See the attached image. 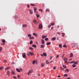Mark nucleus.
Segmentation results:
<instances>
[{
  "mask_svg": "<svg viewBox=\"0 0 79 79\" xmlns=\"http://www.w3.org/2000/svg\"><path fill=\"white\" fill-rule=\"evenodd\" d=\"M39 26L38 27V29H41L43 27V26L41 23H40L39 25Z\"/></svg>",
  "mask_w": 79,
  "mask_h": 79,
  "instance_id": "nucleus-1",
  "label": "nucleus"
},
{
  "mask_svg": "<svg viewBox=\"0 0 79 79\" xmlns=\"http://www.w3.org/2000/svg\"><path fill=\"white\" fill-rule=\"evenodd\" d=\"M33 72L32 70H30L29 71L28 73H27V75L28 76H29V74H31V73H32Z\"/></svg>",
  "mask_w": 79,
  "mask_h": 79,
  "instance_id": "nucleus-2",
  "label": "nucleus"
},
{
  "mask_svg": "<svg viewBox=\"0 0 79 79\" xmlns=\"http://www.w3.org/2000/svg\"><path fill=\"white\" fill-rule=\"evenodd\" d=\"M22 56L23 58H26V53H23L22 54Z\"/></svg>",
  "mask_w": 79,
  "mask_h": 79,
  "instance_id": "nucleus-3",
  "label": "nucleus"
},
{
  "mask_svg": "<svg viewBox=\"0 0 79 79\" xmlns=\"http://www.w3.org/2000/svg\"><path fill=\"white\" fill-rule=\"evenodd\" d=\"M33 23L35 24V25H37L38 22H37V21L36 20H35L33 21Z\"/></svg>",
  "mask_w": 79,
  "mask_h": 79,
  "instance_id": "nucleus-4",
  "label": "nucleus"
},
{
  "mask_svg": "<svg viewBox=\"0 0 79 79\" xmlns=\"http://www.w3.org/2000/svg\"><path fill=\"white\" fill-rule=\"evenodd\" d=\"M29 11L31 15H32L33 14V11L29 9Z\"/></svg>",
  "mask_w": 79,
  "mask_h": 79,
  "instance_id": "nucleus-5",
  "label": "nucleus"
},
{
  "mask_svg": "<svg viewBox=\"0 0 79 79\" xmlns=\"http://www.w3.org/2000/svg\"><path fill=\"white\" fill-rule=\"evenodd\" d=\"M6 42V41H5V40L3 39L2 40V42L3 43L2 44V45H5V42Z\"/></svg>",
  "mask_w": 79,
  "mask_h": 79,
  "instance_id": "nucleus-6",
  "label": "nucleus"
},
{
  "mask_svg": "<svg viewBox=\"0 0 79 79\" xmlns=\"http://www.w3.org/2000/svg\"><path fill=\"white\" fill-rule=\"evenodd\" d=\"M64 60L65 61V63H67L68 61V59L66 58H64Z\"/></svg>",
  "mask_w": 79,
  "mask_h": 79,
  "instance_id": "nucleus-7",
  "label": "nucleus"
},
{
  "mask_svg": "<svg viewBox=\"0 0 79 79\" xmlns=\"http://www.w3.org/2000/svg\"><path fill=\"white\" fill-rule=\"evenodd\" d=\"M41 40L42 44H44L45 43V41H44V40H42V39Z\"/></svg>",
  "mask_w": 79,
  "mask_h": 79,
  "instance_id": "nucleus-8",
  "label": "nucleus"
},
{
  "mask_svg": "<svg viewBox=\"0 0 79 79\" xmlns=\"http://www.w3.org/2000/svg\"><path fill=\"white\" fill-rule=\"evenodd\" d=\"M28 53L31 56H32V55H34V53H32V52H29Z\"/></svg>",
  "mask_w": 79,
  "mask_h": 79,
  "instance_id": "nucleus-9",
  "label": "nucleus"
},
{
  "mask_svg": "<svg viewBox=\"0 0 79 79\" xmlns=\"http://www.w3.org/2000/svg\"><path fill=\"white\" fill-rule=\"evenodd\" d=\"M11 74H13L14 75H15V72L13 70H12L11 71Z\"/></svg>",
  "mask_w": 79,
  "mask_h": 79,
  "instance_id": "nucleus-10",
  "label": "nucleus"
},
{
  "mask_svg": "<svg viewBox=\"0 0 79 79\" xmlns=\"http://www.w3.org/2000/svg\"><path fill=\"white\" fill-rule=\"evenodd\" d=\"M36 10H37V7H34V11L35 13V12H36Z\"/></svg>",
  "mask_w": 79,
  "mask_h": 79,
  "instance_id": "nucleus-11",
  "label": "nucleus"
},
{
  "mask_svg": "<svg viewBox=\"0 0 79 79\" xmlns=\"http://www.w3.org/2000/svg\"><path fill=\"white\" fill-rule=\"evenodd\" d=\"M33 35L35 36V37H37V36H38V35H37V34L35 33H33Z\"/></svg>",
  "mask_w": 79,
  "mask_h": 79,
  "instance_id": "nucleus-12",
  "label": "nucleus"
},
{
  "mask_svg": "<svg viewBox=\"0 0 79 79\" xmlns=\"http://www.w3.org/2000/svg\"><path fill=\"white\" fill-rule=\"evenodd\" d=\"M40 48H44V45L43 44L41 45L40 46Z\"/></svg>",
  "mask_w": 79,
  "mask_h": 79,
  "instance_id": "nucleus-13",
  "label": "nucleus"
},
{
  "mask_svg": "<svg viewBox=\"0 0 79 79\" xmlns=\"http://www.w3.org/2000/svg\"><path fill=\"white\" fill-rule=\"evenodd\" d=\"M56 40V38L55 37H53L52 38V40H53V41L54 40Z\"/></svg>",
  "mask_w": 79,
  "mask_h": 79,
  "instance_id": "nucleus-14",
  "label": "nucleus"
},
{
  "mask_svg": "<svg viewBox=\"0 0 79 79\" xmlns=\"http://www.w3.org/2000/svg\"><path fill=\"white\" fill-rule=\"evenodd\" d=\"M10 69V67L8 66L6 68H5V70H8V69Z\"/></svg>",
  "mask_w": 79,
  "mask_h": 79,
  "instance_id": "nucleus-15",
  "label": "nucleus"
},
{
  "mask_svg": "<svg viewBox=\"0 0 79 79\" xmlns=\"http://www.w3.org/2000/svg\"><path fill=\"white\" fill-rule=\"evenodd\" d=\"M50 44H51V42H49L46 43V45H50Z\"/></svg>",
  "mask_w": 79,
  "mask_h": 79,
  "instance_id": "nucleus-16",
  "label": "nucleus"
},
{
  "mask_svg": "<svg viewBox=\"0 0 79 79\" xmlns=\"http://www.w3.org/2000/svg\"><path fill=\"white\" fill-rule=\"evenodd\" d=\"M22 26L23 27H27V25L24 24L22 25Z\"/></svg>",
  "mask_w": 79,
  "mask_h": 79,
  "instance_id": "nucleus-17",
  "label": "nucleus"
},
{
  "mask_svg": "<svg viewBox=\"0 0 79 79\" xmlns=\"http://www.w3.org/2000/svg\"><path fill=\"white\" fill-rule=\"evenodd\" d=\"M73 53H71L70 58H71V57H73Z\"/></svg>",
  "mask_w": 79,
  "mask_h": 79,
  "instance_id": "nucleus-18",
  "label": "nucleus"
},
{
  "mask_svg": "<svg viewBox=\"0 0 79 79\" xmlns=\"http://www.w3.org/2000/svg\"><path fill=\"white\" fill-rule=\"evenodd\" d=\"M73 64H78V62H75L74 61V62H73Z\"/></svg>",
  "mask_w": 79,
  "mask_h": 79,
  "instance_id": "nucleus-19",
  "label": "nucleus"
},
{
  "mask_svg": "<svg viewBox=\"0 0 79 79\" xmlns=\"http://www.w3.org/2000/svg\"><path fill=\"white\" fill-rule=\"evenodd\" d=\"M32 47H34V48H36V47H37V46L35 44H33L32 45Z\"/></svg>",
  "mask_w": 79,
  "mask_h": 79,
  "instance_id": "nucleus-20",
  "label": "nucleus"
},
{
  "mask_svg": "<svg viewBox=\"0 0 79 79\" xmlns=\"http://www.w3.org/2000/svg\"><path fill=\"white\" fill-rule=\"evenodd\" d=\"M72 67H73V68H75V67H76V65L74 64H73L72 65Z\"/></svg>",
  "mask_w": 79,
  "mask_h": 79,
  "instance_id": "nucleus-21",
  "label": "nucleus"
},
{
  "mask_svg": "<svg viewBox=\"0 0 79 79\" xmlns=\"http://www.w3.org/2000/svg\"><path fill=\"white\" fill-rule=\"evenodd\" d=\"M16 70L17 71H18V72L19 73H20V70H19V69H16Z\"/></svg>",
  "mask_w": 79,
  "mask_h": 79,
  "instance_id": "nucleus-22",
  "label": "nucleus"
},
{
  "mask_svg": "<svg viewBox=\"0 0 79 79\" xmlns=\"http://www.w3.org/2000/svg\"><path fill=\"white\" fill-rule=\"evenodd\" d=\"M29 39L30 40H32V39H34V37H31L29 38Z\"/></svg>",
  "mask_w": 79,
  "mask_h": 79,
  "instance_id": "nucleus-23",
  "label": "nucleus"
},
{
  "mask_svg": "<svg viewBox=\"0 0 79 79\" xmlns=\"http://www.w3.org/2000/svg\"><path fill=\"white\" fill-rule=\"evenodd\" d=\"M43 55H44V56H47V53H43Z\"/></svg>",
  "mask_w": 79,
  "mask_h": 79,
  "instance_id": "nucleus-24",
  "label": "nucleus"
},
{
  "mask_svg": "<svg viewBox=\"0 0 79 79\" xmlns=\"http://www.w3.org/2000/svg\"><path fill=\"white\" fill-rule=\"evenodd\" d=\"M45 65V64L44 63L41 64V66L42 67H44Z\"/></svg>",
  "mask_w": 79,
  "mask_h": 79,
  "instance_id": "nucleus-25",
  "label": "nucleus"
},
{
  "mask_svg": "<svg viewBox=\"0 0 79 79\" xmlns=\"http://www.w3.org/2000/svg\"><path fill=\"white\" fill-rule=\"evenodd\" d=\"M64 77H67V76H68V74H64Z\"/></svg>",
  "mask_w": 79,
  "mask_h": 79,
  "instance_id": "nucleus-26",
  "label": "nucleus"
},
{
  "mask_svg": "<svg viewBox=\"0 0 79 79\" xmlns=\"http://www.w3.org/2000/svg\"><path fill=\"white\" fill-rule=\"evenodd\" d=\"M59 46L60 48H62V45H61V44H59Z\"/></svg>",
  "mask_w": 79,
  "mask_h": 79,
  "instance_id": "nucleus-27",
  "label": "nucleus"
},
{
  "mask_svg": "<svg viewBox=\"0 0 79 79\" xmlns=\"http://www.w3.org/2000/svg\"><path fill=\"white\" fill-rule=\"evenodd\" d=\"M45 37H46L45 36H44V35H42V39H44V38H45Z\"/></svg>",
  "mask_w": 79,
  "mask_h": 79,
  "instance_id": "nucleus-28",
  "label": "nucleus"
},
{
  "mask_svg": "<svg viewBox=\"0 0 79 79\" xmlns=\"http://www.w3.org/2000/svg\"><path fill=\"white\" fill-rule=\"evenodd\" d=\"M14 18H15V19H17V18H18V16L15 15L14 16Z\"/></svg>",
  "mask_w": 79,
  "mask_h": 79,
  "instance_id": "nucleus-29",
  "label": "nucleus"
},
{
  "mask_svg": "<svg viewBox=\"0 0 79 79\" xmlns=\"http://www.w3.org/2000/svg\"><path fill=\"white\" fill-rule=\"evenodd\" d=\"M10 72L9 71H8L7 72V75L8 76H9L10 75Z\"/></svg>",
  "mask_w": 79,
  "mask_h": 79,
  "instance_id": "nucleus-30",
  "label": "nucleus"
},
{
  "mask_svg": "<svg viewBox=\"0 0 79 79\" xmlns=\"http://www.w3.org/2000/svg\"><path fill=\"white\" fill-rule=\"evenodd\" d=\"M36 17L38 18L39 17V15L37 14H36Z\"/></svg>",
  "mask_w": 79,
  "mask_h": 79,
  "instance_id": "nucleus-31",
  "label": "nucleus"
},
{
  "mask_svg": "<svg viewBox=\"0 0 79 79\" xmlns=\"http://www.w3.org/2000/svg\"><path fill=\"white\" fill-rule=\"evenodd\" d=\"M63 68H65V69H66V66L65 65H63Z\"/></svg>",
  "mask_w": 79,
  "mask_h": 79,
  "instance_id": "nucleus-32",
  "label": "nucleus"
},
{
  "mask_svg": "<svg viewBox=\"0 0 79 79\" xmlns=\"http://www.w3.org/2000/svg\"><path fill=\"white\" fill-rule=\"evenodd\" d=\"M46 63L47 64H48L50 63V62H49L48 61V60L46 61Z\"/></svg>",
  "mask_w": 79,
  "mask_h": 79,
  "instance_id": "nucleus-33",
  "label": "nucleus"
},
{
  "mask_svg": "<svg viewBox=\"0 0 79 79\" xmlns=\"http://www.w3.org/2000/svg\"><path fill=\"white\" fill-rule=\"evenodd\" d=\"M31 6H35V5H34V4H32V3H31Z\"/></svg>",
  "mask_w": 79,
  "mask_h": 79,
  "instance_id": "nucleus-34",
  "label": "nucleus"
},
{
  "mask_svg": "<svg viewBox=\"0 0 79 79\" xmlns=\"http://www.w3.org/2000/svg\"><path fill=\"white\" fill-rule=\"evenodd\" d=\"M35 61L33 60L32 62L33 64H35Z\"/></svg>",
  "mask_w": 79,
  "mask_h": 79,
  "instance_id": "nucleus-35",
  "label": "nucleus"
},
{
  "mask_svg": "<svg viewBox=\"0 0 79 79\" xmlns=\"http://www.w3.org/2000/svg\"><path fill=\"white\" fill-rule=\"evenodd\" d=\"M63 47H64H64H67V46L65 44H64L63 46Z\"/></svg>",
  "mask_w": 79,
  "mask_h": 79,
  "instance_id": "nucleus-36",
  "label": "nucleus"
},
{
  "mask_svg": "<svg viewBox=\"0 0 79 79\" xmlns=\"http://www.w3.org/2000/svg\"><path fill=\"white\" fill-rule=\"evenodd\" d=\"M51 25H52V26H54V25H55V23H54L53 22H52L51 23Z\"/></svg>",
  "mask_w": 79,
  "mask_h": 79,
  "instance_id": "nucleus-37",
  "label": "nucleus"
},
{
  "mask_svg": "<svg viewBox=\"0 0 79 79\" xmlns=\"http://www.w3.org/2000/svg\"><path fill=\"white\" fill-rule=\"evenodd\" d=\"M66 71L67 72H69V69H66L65 70V72Z\"/></svg>",
  "mask_w": 79,
  "mask_h": 79,
  "instance_id": "nucleus-38",
  "label": "nucleus"
},
{
  "mask_svg": "<svg viewBox=\"0 0 79 79\" xmlns=\"http://www.w3.org/2000/svg\"><path fill=\"white\" fill-rule=\"evenodd\" d=\"M33 43L32 40H31L30 42V44H32Z\"/></svg>",
  "mask_w": 79,
  "mask_h": 79,
  "instance_id": "nucleus-39",
  "label": "nucleus"
},
{
  "mask_svg": "<svg viewBox=\"0 0 79 79\" xmlns=\"http://www.w3.org/2000/svg\"><path fill=\"white\" fill-rule=\"evenodd\" d=\"M28 37H31V34H28L27 35Z\"/></svg>",
  "mask_w": 79,
  "mask_h": 79,
  "instance_id": "nucleus-40",
  "label": "nucleus"
},
{
  "mask_svg": "<svg viewBox=\"0 0 79 79\" xmlns=\"http://www.w3.org/2000/svg\"><path fill=\"white\" fill-rule=\"evenodd\" d=\"M29 48V49H30V50H34V49H33V48H32V47H30Z\"/></svg>",
  "mask_w": 79,
  "mask_h": 79,
  "instance_id": "nucleus-41",
  "label": "nucleus"
},
{
  "mask_svg": "<svg viewBox=\"0 0 79 79\" xmlns=\"http://www.w3.org/2000/svg\"><path fill=\"white\" fill-rule=\"evenodd\" d=\"M4 67H2L1 68H0V70H2V69H3Z\"/></svg>",
  "mask_w": 79,
  "mask_h": 79,
  "instance_id": "nucleus-42",
  "label": "nucleus"
},
{
  "mask_svg": "<svg viewBox=\"0 0 79 79\" xmlns=\"http://www.w3.org/2000/svg\"><path fill=\"white\" fill-rule=\"evenodd\" d=\"M45 40L47 41V40H48V38H46L45 39Z\"/></svg>",
  "mask_w": 79,
  "mask_h": 79,
  "instance_id": "nucleus-43",
  "label": "nucleus"
},
{
  "mask_svg": "<svg viewBox=\"0 0 79 79\" xmlns=\"http://www.w3.org/2000/svg\"><path fill=\"white\" fill-rule=\"evenodd\" d=\"M74 61H72V62H69V63H74Z\"/></svg>",
  "mask_w": 79,
  "mask_h": 79,
  "instance_id": "nucleus-44",
  "label": "nucleus"
},
{
  "mask_svg": "<svg viewBox=\"0 0 79 79\" xmlns=\"http://www.w3.org/2000/svg\"><path fill=\"white\" fill-rule=\"evenodd\" d=\"M46 11H50V10H49V9H46Z\"/></svg>",
  "mask_w": 79,
  "mask_h": 79,
  "instance_id": "nucleus-45",
  "label": "nucleus"
},
{
  "mask_svg": "<svg viewBox=\"0 0 79 79\" xmlns=\"http://www.w3.org/2000/svg\"><path fill=\"white\" fill-rule=\"evenodd\" d=\"M51 27V25H49L48 26V28H50V27Z\"/></svg>",
  "mask_w": 79,
  "mask_h": 79,
  "instance_id": "nucleus-46",
  "label": "nucleus"
},
{
  "mask_svg": "<svg viewBox=\"0 0 79 79\" xmlns=\"http://www.w3.org/2000/svg\"><path fill=\"white\" fill-rule=\"evenodd\" d=\"M53 69H54V70H55V69H56V67H55V66H54V67L53 68Z\"/></svg>",
  "mask_w": 79,
  "mask_h": 79,
  "instance_id": "nucleus-47",
  "label": "nucleus"
},
{
  "mask_svg": "<svg viewBox=\"0 0 79 79\" xmlns=\"http://www.w3.org/2000/svg\"><path fill=\"white\" fill-rule=\"evenodd\" d=\"M57 34H59L60 35L61 34V33H60L59 32H57Z\"/></svg>",
  "mask_w": 79,
  "mask_h": 79,
  "instance_id": "nucleus-48",
  "label": "nucleus"
},
{
  "mask_svg": "<svg viewBox=\"0 0 79 79\" xmlns=\"http://www.w3.org/2000/svg\"><path fill=\"white\" fill-rule=\"evenodd\" d=\"M13 78H14V79H16V77L14 76L13 77Z\"/></svg>",
  "mask_w": 79,
  "mask_h": 79,
  "instance_id": "nucleus-49",
  "label": "nucleus"
},
{
  "mask_svg": "<svg viewBox=\"0 0 79 79\" xmlns=\"http://www.w3.org/2000/svg\"><path fill=\"white\" fill-rule=\"evenodd\" d=\"M59 56L58 55H57L56 56V58H58Z\"/></svg>",
  "mask_w": 79,
  "mask_h": 79,
  "instance_id": "nucleus-50",
  "label": "nucleus"
},
{
  "mask_svg": "<svg viewBox=\"0 0 79 79\" xmlns=\"http://www.w3.org/2000/svg\"><path fill=\"white\" fill-rule=\"evenodd\" d=\"M39 11H41V12H42V9H39Z\"/></svg>",
  "mask_w": 79,
  "mask_h": 79,
  "instance_id": "nucleus-51",
  "label": "nucleus"
},
{
  "mask_svg": "<svg viewBox=\"0 0 79 79\" xmlns=\"http://www.w3.org/2000/svg\"><path fill=\"white\" fill-rule=\"evenodd\" d=\"M40 55L41 56H42V57H43V56H44V55L42 54H41Z\"/></svg>",
  "mask_w": 79,
  "mask_h": 79,
  "instance_id": "nucleus-52",
  "label": "nucleus"
},
{
  "mask_svg": "<svg viewBox=\"0 0 79 79\" xmlns=\"http://www.w3.org/2000/svg\"><path fill=\"white\" fill-rule=\"evenodd\" d=\"M52 59V56H51L50 57V60H51Z\"/></svg>",
  "mask_w": 79,
  "mask_h": 79,
  "instance_id": "nucleus-53",
  "label": "nucleus"
},
{
  "mask_svg": "<svg viewBox=\"0 0 79 79\" xmlns=\"http://www.w3.org/2000/svg\"><path fill=\"white\" fill-rule=\"evenodd\" d=\"M27 56H30V55L29 54H27Z\"/></svg>",
  "mask_w": 79,
  "mask_h": 79,
  "instance_id": "nucleus-54",
  "label": "nucleus"
},
{
  "mask_svg": "<svg viewBox=\"0 0 79 79\" xmlns=\"http://www.w3.org/2000/svg\"><path fill=\"white\" fill-rule=\"evenodd\" d=\"M17 77H18L19 78L20 77L19 76V75H18L17 76Z\"/></svg>",
  "mask_w": 79,
  "mask_h": 79,
  "instance_id": "nucleus-55",
  "label": "nucleus"
},
{
  "mask_svg": "<svg viewBox=\"0 0 79 79\" xmlns=\"http://www.w3.org/2000/svg\"><path fill=\"white\" fill-rule=\"evenodd\" d=\"M57 77H61V76H60V75H58V76H57Z\"/></svg>",
  "mask_w": 79,
  "mask_h": 79,
  "instance_id": "nucleus-56",
  "label": "nucleus"
},
{
  "mask_svg": "<svg viewBox=\"0 0 79 79\" xmlns=\"http://www.w3.org/2000/svg\"><path fill=\"white\" fill-rule=\"evenodd\" d=\"M27 6L28 8H29V5H27Z\"/></svg>",
  "mask_w": 79,
  "mask_h": 79,
  "instance_id": "nucleus-57",
  "label": "nucleus"
},
{
  "mask_svg": "<svg viewBox=\"0 0 79 79\" xmlns=\"http://www.w3.org/2000/svg\"><path fill=\"white\" fill-rule=\"evenodd\" d=\"M2 47H0V50L1 51L2 50Z\"/></svg>",
  "mask_w": 79,
  "mask_h": 79,
  "instance_id": "nucleus-58",
  "label": "nucleus"
},
{
  "mask_svg": "<svg viewBox=\"0 0 79 79\" xmlns=\"http://www.w3.org/2000/svg\"><path fill=\"white\" fill-rule=\"evenodd\" d=\"M12 64H15V62H12Z\"/></svg>",
  "mask_w": 79,
  "mask_h": 79,
  "instance_id": "nucleus-59",
  "label": "nucleus"
},
{
  "mask_svg": "<svg viewBox=\"0 0 79 79\" xmlns=\"http://www.w3.org/2000/svg\"><path fill=\"white\" fill-rule=\"evenodd\" d=\"M4 62H5V63H6V60H4Z\"/></svg>",
  "mask_w": 79,
  "mask_h": 79,
  "instance_id": "nucleus-60",
  "label": "nucleus"
},
{
  "mask_svg": "<svg viewBox=\"0 0 79 79\" xmlns=\"http://www.w3.org/2000/svg\"><path fill=\"white\" fill-rule=\"evenodd\" d=\"M38 76H40V74H38Z\"/></svg>",
  "mask_w": 79,
  "mask_h": 79,
  "instance_id": "nucleus-61",
  "label": "nucleus"
},
{
  "mask_svg": "<svg viewBox=\"0 0 79 79\" xmlns=\"http://www.w3.org/2000/svg\"><path fill=\"white\" fill-rule=\"evenodd\" d=\"M67 79H71V78L70 77L68 78Z\"/></svg>",
  "mask_w": 79,
  "mask_h": 79,
  "instance_id": "nucleus-62",
  "label": "nucleus"
},
{
  "mask_svg": "<svg viewBox=\"0 0 79 79\" xmlns=\"http://www.w3.org/2000/svg\"><path fill=\"white\" fill-rule=\"evenodd\" d=\"M20 69L21 71H23V69Z\"/></svg>",
  "mask_w": 79,
  "mask_h": 79,
  "instance_id": "nucleus-63",
  "label": "nucleus"
},
{
  "mask_svg": "<svg viewBox=\"0 0 79 79\" xmlns=\"http://www.w3.org/2000/svg\"><path fill=\"white\" fill-rule=\"evenodd\" d=\"M36 44H38V43L37 42H36Z\"/></svg>",
  "mask_w": 79,
  "mask_h": 79,
  "instance_id": "nucleus-64",
  "label": "nucleus"
}]
</instances>
